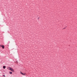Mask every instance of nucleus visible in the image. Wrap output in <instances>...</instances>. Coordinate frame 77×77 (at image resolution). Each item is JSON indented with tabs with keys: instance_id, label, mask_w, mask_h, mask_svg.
Masks as SVG:
<instances>
[{
	"instance_id": "nucleus-2",
	"label": "nucleus",
	"mask_w": 77,
	"mask_h": 77,
	"mask_svg": "<svg viewBox=\"0 0 77 77\" xmlns=\"http://www.w3.org/2000/svg\"><path fill=\"white\" fill-rule=\"evenodd\" d=\"M20 74H22V75H26V73H23L21 72H20Z\"/></svg>"
},
{
	"instance_id": "nucleus-5",
	"label": "nucleus",
	"mask_w": 77,
	"mask_h": 77,
	"mask_svg": "<svg viewBox=\"0 0 77 77\" xmlns=\"http://www.w3.org/2000/svg\"><path fill=\"white\" fill-rule=\"evenodd\" d=\"M9 73L10 74H12V72H9Z\"/></svg>"
},
{
	"instance_id": "nucleus-4",
	"label": "nucleus",
	"mask_w": 77,
	"mask_h": 77,
	"mask_svg": "<svg viewBox=\"0 0 77 77\" xmlns=\"http://www.w3.org/2000/svg\"><path fill=\"white\" fill-rule=\"evenodd\" d=\"M3 68L4 69H5V68H6V66H3Z\"/></svg>"
},
{
	"instance_id": "nucleus-6",
	"label": "nucleus",
	"mask_w": 77,
	"mask_h": 77,
	"mask_svg": "<svg viewBox=\"0 0 77 77\" xmlns=\"http://www.w3.org/2000/svg\"><path fill=\"white\" fill-rule=\"evenodd\" d=\"M3 76L4 77H5V75H3Z\"/></svg>"
},
{
	"instance_id": "nucleus-3",
	"label": "nucleus",
	"mask_w": 77,
	"mask_h": 77,
	"mask_svg": "<svg viewBox=\"0 0 77 77\" xmlns=\"http://www.w3.org/2000/svg\"><path fill=\"white\" fill-rule=\"evenodd\" d=\"M1 47H2V48H5V47H4V45H0Z\"/></svg>"
},
{
	"instance_id": "nucleus-1",
	"label": "nucleus",
	"mask_w": 77,
	"mask_h": 77,
	"mask_svg": "<svg viewBox=\"0 0 77 77\" xmlns=\"http://www.w3.org/2000/svg\"><path fill=\"white\" fill-rule=\"evenodd\" d=\"M9 70H11V71H12V72H14V69L11 67H9Z\"/></svg>"
}]
</instances>
